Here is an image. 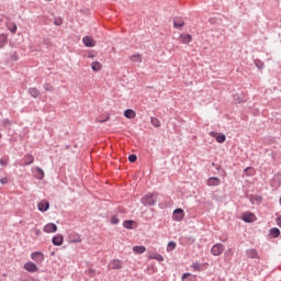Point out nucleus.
Instances as JSON below:
<instances>
[{
  "label": "nucleus",
  "instance_id": "1",
  "mask_svg": "<svg viewBox=\"0 0 281 281\" xmlns=\"http://www.w3.org/2000/svg\"><path fill=\"white\" fill-rule=\"evenodd\" d=\"M158 199H159V193L149 192L140 199V203L145 207H155V205H157Z\"/></svg>",
  "mask_w": 281,
  "mask_h": 281
},
{
  "label": "nucleus",
  "instance_id": "2",
  "mask_svg": "<svg viewBox=\"0 0 281 281\" xmlns=\"http://www.w3.org/2000/svg\"><path fill=\"white\" fill-rule=\"evenodd\" d=\"M186 218V212L183 209H176L172 213V221H176V223H181Z\"/></svg>",
  "mask_w": 281,
  "mask_h": 281
},
{
  "label": "nucleus",
  "instance_id": "3",
  "mask_svg": "<svg viewBox=\"0 0 281 281\" xmlns=\"http://www.w3.org/2000/svg\"><path fill=\"white\" fill-rule=\"evenodd\" d=\"M223 251H225V245H223L221 243L213 245L211 248L212 256H221V254H223Z\"/></svg>",
  "mask_w": 281,
  "mask_h": 281
},
{
  "label": "nucleus",
  "instance_id": "4",
  "mask_svg": "<svg viewBox=\"0 0 281 281\" xmlns=\"http://www.w3.org/2000/svg\"><path fill=\"white\" fill-rule=\"evenodd\" d=\"M124 267V261L120 259H112L110 260L108 268L113 270H120Z\"/></svg>",
  "mask_w": 281,
  "mask_h": 281
},
{
  "label": "nucleus",
  "instance_id": "5",
  "mask_svg": "<svg viewBox=\"0 0 281 281\" xmlns=\"http://www.w3.org/2000/svg\"><path fill=\"white\" fill-rule=\"evenodd\" d=\"M32 260L36 262L37 265H41L45 261V255L42 251H35L31 254Z\"/></svg>",
  "mask_w": 281,
  "mask_h": 281
},
{
  "label": "nucleus",
  "instance_id": "6",
  "mask_svg": "<svg viewBox=\"0 0 281 281\" xmlns=\"http://www.w3.org/2000/svg\"><path fill=\"white\" fill-rule=\"evenodd\" d=\"M211 137L215 138V142H217V144H225V140L227 139V136H225V134L221 133L218 134L217 132H210Z\"/></svg>",
  "mask_w": 281,
  "mask_h": 281
},
{
  "label": "nucleus",
  "instance_id": "7",
  "mask_svg": "<svg viewBox=\"0 0 281 281\" xmlns=\"http://www.w3.org/2000/svg\"><path fill=\"white\" fill-rule=\"evenodd\" d=\"M241 221H244V223H255L256 221V214L251 213V212H245L241 214Z\"/></svg>",
  "mask_w": 281,
  "mask_h": 281
},
{
  "label": "nucleus",
  "instance_id": "8",
  "mask_svg": "<svg viewBox=\"0 0 281 281\" xmlns=\"http://www.w3.org/2000/svg\"><path fill=\"white\" fill-rule=\"evenodd\" d=\"M43 232H45V234H56L58 226L55 223H48L44 226Z\"/></svg>",
  "mask_w": 281,
  "mask_h": 281
},
{
  "label": "nucleus",
  "instance_id": "9",
  "mask_svg": "<svg viewBox=\"0 0 281 281\" xmlns=\"http://www.w3.org/2000/svg\"><path fill=\"white\" fill-rule=\"evenodd\" d=\"M24 269L29 273H36V271H38V266H36V263L32 261H27L26 263H24Z\"/></svg>",
  "mask_w": 281,
  "mask_h": 281
},
{
  "label": "nucleus",
  "instance_id": "10",
  "mask_svg": "<svg viewBox=\"0 0 281 281\" xmlns=\"http://www.w3.org/2000/svg\"><path fill=\"white\" fill-rule=\"evenodd\" d=\"M52 243L55 247H60V245H63V243H65V237H63V235L58 234V235H55L53 238H52Z\"/></svg>",
  "mask_w": 281,
  "mask_h": 281
},
{
  "label": "nucleus",
  "instance_id": "11",
  "mask_svg": "<svg viewBox=\"0 0 281 281\" xmlns=\"http://www.w3.org/2000/svg\"><path fill=\"white\" fill-rule=\"evenodd\" d=\"M82 43L85 47H95V41L89 35L82 37Z\"/></svg>",
  "mask_w": 281,
  "mask_h": 281
},
{
  "label": "nucleus",
  "instance_id": "12",
  "mask_svg": "<svg viewBox=\"0 0 281 281\" xmlns=\"http://www.w3.org/2000/svg\"><path fill=\"white\" fill-rule=\"evenodd\" d=\"M69 243H82V237H80V234L72 232L68 236Z\"/></svg>",
  "mask_w": 281,
  "mask_h": 281
},
{
  "label": "nucleus",
  "instance_id": "13",
  "mask_svg": "<svg viewBox=\"0 0 281 281\" xmlns=\"http://www.w3.org/2000/svg\"><path fill=\"white\" fill-rule=\"evenodd\" d=\"M35 179H38V181H43L45 179V171L41 167H35Z\"/></svg>",
  "mask_w": 281,
  "mask_h": 281
},
{
  "label": "nucleus",
  "instance_id": "14",
  "mask_svg": "<svg viewBox=\"0 0 281 281\" xmlns=\"http://www.w3.org/2000/svg\"><path fill=\"white\" fill-rule=\"evenodd\" d=\"M206 184L210 187L221 186V179L218 177H210L206 181Z\"/></svg>",
  "mask_w": 281,
  "mask_h": 281
},
{
  "label": "nucleus",
  "instance_id": "15",
  "mask_svg": "<svg viewBox=\"0 0 281 281\" xmlns=\"http://www.w3.org/2000/svg\"><path fill=\"white\" fill-rule=\"evenodd\" d=\"M186 25V22L181 18H175L173 19V27L175 30H181Z\"/></svg>",
  "mask_w": 281,
  "mask_h": 281
},
{
  "label": "nucleus",
  "instance_id": "16",
  "mask_svg": "<svg viewBox=\"0 0 281 281\" xmlns=\"http://www.w3.org/2000/svg\"><path fill=\"white\" fill-rule=\"evenodd\" d=\"M34 164V156L32 154H26L23 157V166H32Z\"/></svg>",
  "mask_w": 281,
  "mask_h": 281
},
{
  "label": "nucleus",
  "instance_id": "17",
  "mask_svg": "<svg viewBox=\"0 0 281 281\" xmlns=\"http://www.w3.org/2000/svg\"><path fill=\"white\" fill-rule=\"evenodd\" d=\"M37 210L38 212H47V210H49V202L47 201H42L37 204Z\"/></svg>",
  "mask_w": 281,
  "mask_h": 281
},
{
  "label": "nucleus",
  "instance_id": "18",
  "mask_svg": "<svg viewBox=\"0 0 281 281\" xmlns=\"http://www.w3.org/2000/svg\"><path fill=\"white\" fill-rule=\"evenodd\" d=\"M270 238H280V228L273 227L269 229V235Z\"/></svg>",
  "mask_w": 281,
  "mask_h": 281
},
{
  "label": "nucleus",
  "instance_id": "19",
  "mask_svg": "<svg viewBox=\"0 0 281 281\" xmlns=\"http://www.w3.org/2000/svg\"><path fill=\"white\" fill-rule=\"evenodd\" d=\"M180 40H181V43H183V45H188L189 43H192V35L191 34H181Z\"/></svg>",
  "mask_w": 281,
  "mask_h": 281
},
{
  "label": "nucleus",
  "instance_id": "20",
  "mask_svg": "<svg viewBox=\"0 0 281 281\" xmlns=\"http://www.w3.org/2000/svg\"><path fill=\"white\" fill-rule=\"evenodd\" d=\"M137 114L135 113V111L133 109H126L124 111V117H126L127 120H134V117L136 116Z\"/></svg>",
  "mask_w": 281,
  "mask_h": 281
},
{
  "label": "nucleus",
  "instance_id": "21",
  "mask_svg": "<svg viewBox=\"0 0 281 281\" xmlns=\"http://www.w3.org/2000/svg\"><path fill=\"white\" fill-rule=\"evenodd\" d=\"M246 256L247 258H252V259L260 258V256L258 255V250L254 248L246 250Z\"/></svg>",
  "mask_w": 281,
  "mask_h": 281
},
{
  "label": "nucleus",
  "instance_id": "22",
  "mask_svg": "<svg viewBox=\"0 0 281 281\" xmlns=\"http://www.w3.org/2000/svg\"><path fill=\"white\" fill-rule=\"evenodd\" d=\"M8 45V34H0V49H3Z\"/></svg>",
  "mask_w": 281,
  "mask_h": 281
},
{
  "label": "nucleus",
  "instance_id": "23",
  "mask_svg": "<svg viewBox=\"0 0 281 281\" xmlns=\"http://www.w3.org/2000/svg\"><path fill=\"white\" fill-rule=\"evenodd\" d=\"M29 93L31 95V98H38V95H41V90L37 88H29Z\"/></svg>",
  "mask_w": 281,
  "mask_h": 281
},
{
  "label": "nucleus",
  "instance_id": "24",
  "mask_svg": "<svg viewBox=\"0 0 281 281\" xmlns=\"http://www.w3.org/2000/svg\"><path fill=\"white\" fill-rule=\"evenodd\" d=\"M149 260H157L158 262H164V256L159 252H154L149 256Z\"/></svg>",
  "mask_w": 281,
  "mask_h": 281
},
{
  "label": "nucleus",
  "instance_id": "25",
  "mask_svg": "<svg viewBox=\"0 0 281 281\" xmlns=\"http://www.w3.org/2000/svg\"><path fill=\"white\" fill-rule=\"evenodd\" d=\"M92 71H101L102 70V64L100 61H92L90 65Z\"/></svg>",
  "mask_w": 281,
  "mask_h": 281
},
{
  "label": "nucleus",
  "instance_id": "26",
  "mask_svg": "<svg viewBox=\"0 0 281 281\" xmlns=\"http://www.w3.org/2000/svg\"><path fill=\"white\" fill-rule=\"evenodd\" d=\"M133 225H135V221H133V220L123 221V227L125 229H133Z\"/></svg>",
  "mask_w": 281,
  "mask_h": 281
},
{
  "label": "nucleus",
  "instance_id": "27",
  "mask_svg": "<svg viewBox=\"0 0 281 281\" xmlns=\"http://www.w3.org/2000/svg\"><path fill=\"white\" fill-rule=\"evenodd\" d=\"M133 251L134 254H144L146 251V248L144 246H134Z\"/></svg>",
  "mask_w": 281,
  "mask_h": 281
},
{
  "label": "nucleus",
  "instance_id": "28",
  "mask_svg": "<svg viewBox=\"0 0 281 281\" xmlns=\"http://www.w3.org/2000/svg\"><path fill=\"white\" fill-rule=\"evenodd\" d=\"M130 60H131L132 63H142V55H139V54L132 55V56L130 57Z\"/></svg>",
  "mask_w": 281,
  "mask_h": 281
},
{
  "label": "nucleus",
  "instance_id": "29",
  "mask_svg": "<svg viewBox=\"0 0 281 281\" xmlns=\"http://www.w3.org/2000/svg\"><path fill=\"white\" fill-rule=\"evenodd\" d=\"M8 30L11 32V34H16V30H18L16 23L9 24Z\"/></svg>",
  "mask_w": 281,
  "mask_h": 281
},
{
  "label": "nucleus",
  "instance_id": "30",
  "mask_svg": "<svg viewBox=\"0 0 281 281\" xmlns=\"http://www.w3.org/2000/svg\"><path fill=\"white\" fill-rule=\"evenodd\" d=\"M255 66L258 68V69H265V61L260 60V59H256L255 60Z\"/></svg>",
  "mask_w": 281,
  "mask_h": 281
},
{
  "label": "nucleus",
  "instance_id": "31",
  "mask_svg": "<svg viewBox=\"0 0 281 281\" xmlns=\"http://www.w3.org/2000/svg\"><path fill=\"white\" fill-rule=\"evenodd\" d=\"M43 89H45L46 91H48L49 93H54V88L53 86H50L48 82L43 85Z\"/></svg>",
  "mask_w": 281,
  "mask_h": 281
},
{
  "label": "nucleus",
  "instance_id": "32",
  "mask_svg": "<svg viewBox=\"0 0 281 281\" xmlns=\"http://www.w3.org/2000/svg\"><path fill=\"white\" fill-rule=\"evenodd\" d=\"M150 122H151L153 126H155L156 128H159V126H161L159 119H157V117H151Z\"/></svg>",
  "mask_w": 281,
  "mask_h": 281
},
{
  "label": "nucleus",
  "instance_id": "33",
  "mask_svg": "<svg viewBox=\"0 0 281 281\" xmlns=\"http://www.w3.org/2000/svg\"><path fill=\"white\" fill-rule=\"evenodd\" d=\"M135 161H137V155L131 154V155L128 156V162H130V164H135Z\"/></svg>",
  "mask_w": 281,
  "mask_h": 281
},
{
  "label": "nucleus",
  "instance_id": "34",
  "mask_svg": "<svg viewBox=\"0 0 281 281\" xmlns=\"http://www.w3.org/2000/svg\"><path fill=\"white\" fill-rule=\"evenodd\" d=\"M192 274L190 272L183 273L181 277L182 281H192V278H190ZM190 278V279H188Z\"/></svg>",
  "mask_w": 281,
  "mask_h": 281
},
{
  "label": "nucleus",
  "instance_id": "35",
  "mask_svg": "<svg viewBox=\"0 0 281 281\" xmlns=\"http://www.w3.org/2000/svg\"><path fill=\"white\" fill-rule=\"evenodd\" d=\"M111 224L112 225H119L120 224V218H117V215H113L111 217Z\"/></svg>",
  "mask_w": 281,
  "mask_h": 281
},
{
  "label": "nucleus",
  "instance_id": "36",
  "mask_svg": "<svg viewBox=\"0 0 281 281\" xmlns=\"http://www.w3.org/2000/svg\"><path fill=\"white\" fill-rule=\"evenodd\" d=\"M191 268L193 269V271H201V263L194 262L191 265Z\"/></svg>",
  "mask_w": 281,
  "mask_h": 281
},
{
  "label": "nucleus",
  "instance_id": "37",
  "mask_svg": "<svg viewBox=\"0 0 281 281\" xmlns=\"http://www.w3.org/2000/svg\"><path fill=\"white\" fill-rule=\"evenodd\" d=\"M168 249H170V251H172L173 249H177V243H175V241H169V243H168Z\"/></svg>",
  "mask_w": 281,
  "mask_h": 281
},
{
  "label": "nucleus",
  "instance_id": "38",
  "mask_svg": "<svg viewBox=\"0 0 281 281\" xmlns=\"http://www.w3.org/2000/svg\"><path fill=\"white\" fill-rule=\"evenodd\" d=\"M54 25H57V26L63 25V20H61L60 18L55 19V21H54Z\"/></svg>",
  "mask_w": 281,
  "mask_h": 281
},
{
  "label": "nucleus",
  "instance_id": "39",
  "mask_svg": "<svg viewBox=\"0 0 281 281\" xmlns=\"http://www.w3.org/2000/svg\"><path fill=\"white\" fill-rule=\"evenodd\" d=\"M2 122L3 126H10L12 124V121L10 119H4Z\"/></svg>",
  "mask_w": 281,
  "mask_h": 281
},
{
  "label": "nucleus",
  "instance_id": "40",
  "mask_svg": "<svg viewBox=\"0 0 281 281\" xmlns=\"http://www.w3.org/2000/svg\"><path fill=\"white\" fill-rule=\"evenodd\" d=\"M0 166H3V167L8 166V159L1 158L0 159Z\"/></svg>",
  "mask_w": 281,
  "mask_h": 281
},
{
  "label": "nucleus",
  "instance_id": "41",
  "mask_svg": "<svg viewBox=\"0 0 281 281\" xmlns=\"http://www.w3.org/2000/svg\"><path fill=\"white\" fill-rule=\"evenodd\" d=\"M88 274L93 278L95 276V270L94 269H89Z\"/></svg>",
  "mask_w": 281,
  "mask_h": 281
},
{
  "label": "nucleus",
  "instance_id": "42",
  "mask_svg": "<svg viewBox=\"0 0 281 281\" xmlns=\"http://www.w3.org/2000/svg\"><path fill=\"white\" fill-rule=\"evenodd\" d=\"M0 183H1L2 186H5V183H8V178H7V177L1 178V179H0Z\"/></svg>",
  "mask_w": 281,
  "mask_h": 281
},
{
  "label": "nucleus",
  "instance_id": "43",
  "mask_svg": "<svg viewBox=\"0 0 281 281\" xmlns=\"http://www.w3.org/2000/svg\"><path fill=\"white\" fill-rule=\"evenodd\" d=\"M254 201H256V203H262V196L258 195L254 199Z\"/></svg>",
  "mask_w": 281,
  "mask_h": 281
},
{
  "label": "nucleus",
  "instance_id": "44",
  "mask_svg": "<svg viewBox=\"0 0 281 281\" xmlns=\"http://www.w3.org/2000/svg\"><path fill=\"white\" fill-rule=\"evenodd\" d=\"M276 221H277L278 227L281 228V215H279Z\"/></svg>",
  "mask_w": 281,
  "mask_h": 281
},
{
  "label": "nucleus",
  "instance_id": "45",
  "mask_svg": "<svg viewBox=\"0 0 281 281\" xmlns=\"http://www.w3.org/2000/svg\"><path fill=\"white\" fill-rule=\"evenodd\" d=\"M12 60H19V55H16V53H14L12 56H11Z\"/></svg>",
  "mask_w": 281,
  "mask_h": 281
},
{
  "label": "nucleus",
  "instance_id": "46",
  "mask_svg": "<svg viewBox=\"0 0 281 281\" xmlns=\"http://www.w3.org/2000/svg\"><path fill=\"white\" fill-rule=\"evenodd\" d=\"M237 102H238V104H243V102H245V100H243L240 97H237Z\"/></svg>",
  "mask_w": 281,
  "mask_h": 281
},
{
  "label": "nucleus",
  "instance_id": "47",
  "mask_svg": "<svg viewBox=\"0 0 281 281\" xmlns=\"http://www.w3.org/2000/svg\"><path fill=\"white\" fill-rule=\"evenodd\" d=\"M35 236H41V229H38V228H35Z\"/></svg>",
  "mask_w": 281,
  "mask_h": 281
},
{
  "label": "nucleus",
  "instance_id": "48",
  "mask_svg": "<svg viewBox=\"0 0 281 281\" xmlns=\"http://www.w3.org/2000/svg\"><path fill=\"white\" fill-rule=\"evenodd\" d=\"M88 58H94V56H93V55H91V54H89V55H88Z\"/></svg>",
  "mask_w": 281,
  "mask_h": 281
},
{
  "label": "nucleus",
  "instance_id": "49",
  "mask_svg": "<svg viewBox=\"0 0 281 281\" xmlns=\"http://www.w3.org/2000/svg\"><path fill=\"white\" fill-rule=\"evenodd\" d=\"M215 169H216V170H221V166H216Z\"/></svg>",
  "mask_w": 281,
  "mask_h": 281
},
{
  "label": "nucleus",
  "instance_id": "50",
  "mask_svg": "<svg viewBox=\"0 0 281 281\" xmlns=\"http://www.w3.org/2000/svg\"><path fill=\"white\" fill-rule=\"evenodd\" d=\"M212 166H213V168H216V164L215 162H212Z\"/></svg>",
  "mask_w": 281,
  "mask_h": 281
},
{
  "label": "nucleus",
  "instance_id": "51",
  "mask_svg": "<svg viewBox=\"0 0 281 281\" xmlns=\"http://www.w3.org/2000/svg\"><path fill=\"white\" fill-rule=\"evenodd\" d=\"M70 148V146L69 145H66V149H69Z\"/></svg>",
  "mask_w": 281,
  "mask_h": 281
},
{
  "label": "nucleus",
  "instance_id": "52",
  "mask_svg": "<svg viewBox=\"0 0 281 281\" xmlns=\"http://www.w3.org/2000/svg\"><path fill=\"white\" fill-rule=\"evenodd\" d=\"M247 170H249V168H246L245 171L247 172Z\"/></svg>",
  "mask_w": 281,
  "mask_h": 281
},
{
  "label": "nucleus",
  "instance_id": "53",
  "mask_svg": "<svg viewBox=\"0 0 281 281\" xmlns=\"http://www.w3.org/2000/svg\"><path fill=\"white\" fill-rule=\"evenodd\" d=\"M101 122H105V120L101 121Z\"/></svg>",
  "mask_w": 281,
  "mask_h": 281
},
{
  "label": "nucleus",
  "instance_id": "54",
  "mask_svg": "<svg viewBox=\"0 0 281 281\" xmlns=\"http://www.w3.org/2000/svg\"><path fill=\"white\" fill-rule=\"evenodd\" d=\"M101 122H105V120L101 121Z\"/></svg>",
  "mask_w": 281,
  "mask_h": 281
},
{
  "label": "nucleus",
  "instance_id": "55",
  "mask_svg": "<svg viewBox=\"0 0 281 281\" xmlns=\"http://www.w3.org/2000/svg\"><path fill=\"white\" fill-rule=\"evenodd\" d=\"M0 139H1V134H0Z\"/></svg>",
  "mask_w": 281,
  "mask_h": 281
}]
</instances>
